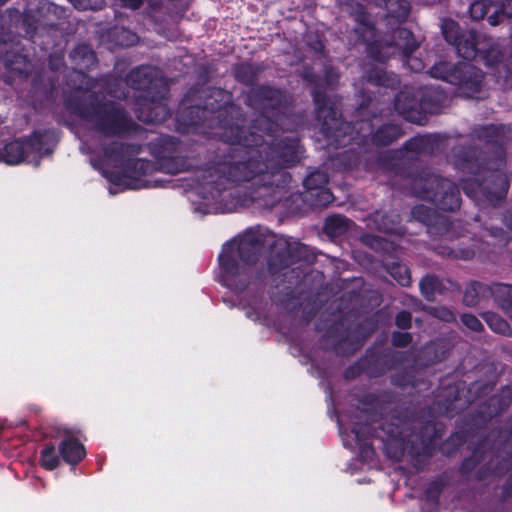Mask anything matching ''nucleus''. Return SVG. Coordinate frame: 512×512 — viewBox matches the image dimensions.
<instances>
[{
    "label": "nucleus",
    "instance_id": "f257e3e1",
    "mask_svg": "<svg viewBox=\"0 0 512 512\" xmlns=\"http://www.w3.org/2000/svg\"><path fill=\"white\" fill-rule=\"evenodd\" d=\"M259 245L251 235L228 242L219 256L221 268L228 286L236 285L234 278L245 273L246 267L255 263Z\"/></svg>",
    "mask_w": 512,
    "mask_h": 512
},
{
    "label": "nucleus",
    "instance_id": "f03ea898",
    "mask_svg": "<svg viewBox=\"0 0 512 512\" xmlns=\"http://www.w3.org/2000/svg\"><path fill=\"white\" fill-rule=\"evenodd\" d=\"M490 42V39L479 40L474 32H469L468 35L460 36L457 42L452 44L456 46L461 57L471 59L479 54L484 63L491 66L501 60L502 53L497 44Z\"/></svg>",
    "mask_w": 512,
    "mask_h": 512
},
{
    "label": "nucleus",
    "instance_id": "7ed1b4c3",
    "mask_svg": "<svg viewBox=\"0 0 512 512\" xmlns=\"http://www.w3.org/2000/svg\"><path fill=\"white\" fill-rule=\"evenodd\" d=\"M95 130L103 135H116L130 128V121L125 113L113 106H104L87 116Z\"/></svg>",
    "mask_w": 512,
    "mask_h": 512
},
{
    "label": "nucleus",
    "instance_id": "20e7f679",
    "mask_svg": "<svg viewBox=\"0 0 512 512\" xmlns=\"http://www.w3.org/2000/svg\"><path fill=\"white\" fill-rule=\"evenodd\" d=\"M431 75L462 87H478L482 81V72L469 64H460L453 69L446 62L439 63L431 68Z\"/></svg>",
    "mask_w": 512,
    "mask_h": 512
},
{
    "label": "nucleus",
    "instance_id": "39448f33",
    "mask_svg": "<svg viewBox=\"0 0 512 512\" xmlns=\"http://www.w3.org/2000/svg\"><path fill=\"white\" fill-rule=\"evenodd\" d=\"M30 144L22 143L20 141H13L0 148V162L9 165H16L22 162L25 158Z\"/></svg>",
    "mask_w": 512,
    "mask_h": 512
},
{
    "label": "nucleus",
    "instance_id": "423d86ee",
    "mask_svg": "<svg viewBox=\"0 0 512 512\" xmlns=\"http://www.w3.org/2000/svg\"><path fill=\"white\" fill-rule=\"evenodd\" d=\"M59 452L68 464H76L85 456L84 446L72 437H67L60 443Z\"/></svg>",
    "mask_w": 512,
    "mask_h": 512
},
{
    "label": "nucleus",
    "instance_id": "0eeeda50",
    "mask_svg": "<svg viewBox=\"0 0 512 512\" xmlns=\"http://www.w3.org/2000/svg\"><path fill=\"white\" fill-rule=\"evenodd\" d=\"M416 100L406 92H401L397 95L395 99V108L396 110L402 114L408 120L413 121L414 119L410 115L412 109L416 107Z\"/></svg>",
    "mask_w": 512,
    "mask_h": 512
},
{
    "label": "nucleus",
    "instance_id": "6e6552de",
    "mask_svg": "<svg viewBox=\"0 0 512 512\" xmlns=\"http://www.w3.org/2000/svg\"><path fill=\"white\" fill-rule=\"evenodd\" d=\"M395 45L401 49L405 55L411 54L418 47V44L413 38L411 32L406 29H399L397 31V40Z\"/></svg>",
    "mask_w": 512,
    "mask_h": 512
},
{
    "label": "nucleus",
    "instance_id": "1a4fd4ad",
    "mask_svg": "<svg viewBox=\"0 0 512 512\" xmlns=\"http://www.w3.org/2000/svg\"><path fill=\"white\" fill-rule=\"evenodd\" d=\"M485 320H486L488 326L493 331H495L499 334H503V335L509 334L510 327H509L508 323L503 318L498 316L497 314L486 313Z\"/></svg>",
    "mask_w": 512,
    "mask_h": 512
},
{
    "label": "nucleus",
    "instance_id": "9d476101",
    "mask_svg": "<svg viewBox=\"0 0 512 512\" xmlns=\"http://www.w3.org/2000/svg\"><path fill=\"white\" fill-rule=\"evenodd\" d=\"M399 135L400 133L396 126L388 125L376 132L374 140L379 144L386 145L398 138Z\"/></svg>",
    "mask_w": 512,
    "mask_h": 512
},
{
    "label": "nucleus",
    "instance_id": "9b49d317",
    "mask_svg": "<svg viewBox=\"0 0 512 512\" xmlns=\"http://www.w3.org/2000/svg\"><path fill=\"white\" fill-rule=\"evenodd\" d=\"M40 463L47 470H53L59 465V458L54 446H47L42 450Z\"/></svg>",
    "mask_w": 512,
    "mask_h": 512
},
{
    "label": "nucleus",
    "instance_id": "f8f14e48",
    "mask_svg": "<svg viewBox=\"0 0 512 512\" xmlns=\"http://www.w3.org/2000/svg\"><path fill=\"white\" fill-rule=\"evenodd\" d=\"M168 114L169 113L165 105L157 104L151 108V111L147 116L142 114L140 119L149 123H160L168 117Z\"/></svg>",
    "mask_w": 512,
    "mask_h": 512
},
{
    "label": "nucleus",
    "instance_id": "ddd939ff",
    "mask_svg": "<svg viewBox=\"0 0 512 512\" xmlns=\"http://www.w3.org/2000/svg\"><path fill=\"white\" fill-rule=\"evenodd\" d=\"M328 183V176L325 172L311 173L304 181V186L308 190H317L322 188Z\"/></svg>",
    "mask_w": 512,
    "mask_h": 512
},
{
    "label": "nucleus",
    "instance_id": "4468645a",
    "mask_svg": "<svg viewBox=\"0 0 512 512\" xmlns=\"http://www.w3.org/2000/svg\"><path fill=\"white\" fill-rule=\"evenodd\" d=\"M389 273L402 286H406L410 283L409 270L403 264H393L389 268Z\"/></svg>",
    "mask_w": 512,
    "mask_h": 512
},
{
    "label": "nucleus",
    "instance_id": "2eb2a0df",
    "mask_svg": "<svg viewBox=\"0 0 512 512\" xmlns=\"http://www.w3.org/2000/svg\"><path fill=\"white\" fill-rule=\"evenodd\" d=\"M492 0H475L470 5V15L475 20L484 18L488 12V8L491 6Z\"/></svg>",
    "mask_w": 512,
    "mask_h": 512
},
{
    "label": "nucleus",
    "instance_id": "dca6fc26",
    "mask_svg": "<svg viewBox=\"0 0 512 512\" xmlns=\"http://www.w3.org/2000/svg\"><path fill=\"white\" fill-rule=\"evenodd\" d=\"M442 31L446 40L450 43H456L460 37L458 34V25L452 20H445L442 23Z\"/></svg>",
    "mask_w": 512,
    "mask_h": 512
},
{
    "label": "nucleus",
    "instance_id": "f3484780",
    "mask_svg": "<svg viewBox=\"0 0 512 512\" xmlns=\"http://www.w3.org/2000/svg\"><path fill=\"white\" fill-rule=\"evenodd\" d=\"M484 290V286L481 283H473L466 290L464 294V302L467 305L473 306L477 304L476 296L482 293Z\"/></svg>",
    "mask_w": 512,
    "mask_h": 512
},
{
    "label": "nucleus",
    "instance_id": "a211bd4d",
    "mask_svg": "<svg viewBox=\"0 0 512 512\" xmlns=\"http://www.w3.org/2000/svg\"><path fill=\"white\" fill-rule=\"evenodd\" d=\"M499 9H501V12L503 14L512 16V0H501V4L499 6H497V9L495 10V14L491 15L488 18V21L492 26H495L499 23V20H498Z\"/></svg>",
    "mask_w": 512,
    "mask_h": 512
},
{
    "label": "nucleus",
    "instance_id": "6ab92c4d",
    "mask_svg": "<svg viewBox=\"0 0 512 512\" xmlns=\"http://www.w3.org/2000/svg\"><path fill=\"white\" fill-rule=\"evenodd\" d=\"M421 291L422 293L427 297L430 298L433 296L434 292L436 291L438 287V280L433 276H427L423 278V280L420 283Z\"/></svg>",
    "mask_w": 512,
    "mask_h": 512
},
{
    "label": "nucleus",
    "instance_id": "aec40b11",
    "mask_svg": "<svg viewBox=\"0 0 512 512\" xmlns=\"http://www.w3.org/2000/svg\"><path fill=\"white\" fill-rule=\"evenodd\" d=\"M495 289L496 293H503L508 295L509 300H504L501 302V307L505 313L512 318V301L510 300L512 297V287L506 285H497Z\"/></svg>",
    "mask_w": 512,
    "mask_h": 512
},
{
    "label": "nucleus",
    "instance_id": "412c9836",
    "mask_svg": "<svg viewBox=\"0 0 512 512\" xmlns=\"http://www.w3.org/2000/svg\"><path fill=\"white\" fill-rule=\"evenodd\" d=\"M74 6L80 10L99 9L103 5V0H72Z\"/></svg>",
    "mask_w": 512,
    "mask_h": 512
},
{
    "label": "nucleus",
    "instance_id": "4be33fe9",
    "mask_svg": "<svg viewBox=\"0 0 512 512\" xmlns=\"http://www.w3.org/2000/svg\"><path fill=\"white\" fill-rule=\"evenodd\" d=\"M462 322L473 331H479L482 328L481 322L471 314L462 315Z\"/></svg>",
    "mask_w": 512,
    "mask_h": 512
},
{
    "label": "nucleus",
    "instance_id": "5701e85b",
    "mask_svg": "<svg viewBox=\"0 0 512 512\" xmlns=\"http://www.w3.org/2000/svg\"><path fill=\"white\" fill-rule=\"evenodd\" d=\"M316 204L317 205H327L333 201V195L330 191L322 189L319 190L316 194Z\"/></svg>",
    "mask_w": 512,
    "mask_h": 512
},
{
    "label": "nucleus",
    "instance_id": "b1692460",
    "mask_svg": "<svg viewBox=\"0 0 512 512\" xmlns=\"http://www.w3.org/2000/svg\"><path fill=\"white\" fill-rule=\"evenodd\" d=\"M411 342V336L406 332H398L393 335V343L396 346H406Z\"/></svg>",
    "mask_w": 512,
    "mask_h": 512
},
{
    "label": "nucleus",
    "instance_id": "393cba45",
    "mask_svg": "<svg viewBox=\"0 0 512 512\" xmlns=\"http://www.w3.org/2000/svg\"><path fill=\"white\" fill-rule=\"evenodd\" d=\"M326 226L328 229L336 228L340 231L346 226V219L340 216L331 217L327 220Z\"/></svg>",
    "mask_w": 512,
    "mask_h": 512
},
{
    "label": "nucleus",
    "instance_id": "a878e982",
    "mask_svg": "<svg viewBox=\"0 0 512 512\" xmlns=\"http://www.w3.org/2000/svg\"><path fill=\"white\" fill-rule=\"evenodd\" d=\"M411 323V315L408 312H400L396 317V324L400 328H407Z\"/></svg>",
    "mask_w": 512,
    "mask_h": 512
},
{
    "label": "nucleus",
    "instance_id": "bb28decb",
    "mask_svg": "<svg viewBox=\"0 0 512 512\" xmlns=\"http://www.w3.org/2000/svg\"><path fill=\"white\" fill-rule=\"evenodd\" d=\"M122 150L123 147L115 143L111 149L105 150V156L108 158V160L116 161L118 159V154L121 153Z\"/></svg>",
    "mask_w": 512,
    "mask_h": 512
},
{
    "label": "nucleus",
    "instance_id": "cd10ccee",
    "mask_svg": "<svg viewBox=\"0 0 512 512\" xmlns=\"http://www.w3.org/2000/svg\"><path fill=\"white\" fill-rule=\"evenodd\" d=\"M450 198V204L443 203L442 208L445 210H453L455 208H458L460 206V199L458 196V193H454L453 191L449 195Z\"/></svg>",
    "mask_w": 512,
    "mask_h": 512
},
{
    "label": "nucleus",
    "instance_id": "c85d7f7f",
    "mask_svg": "<svg viewBox=\"0 0 512 512\" xmlns=\"http://www.w3.org/2000/svg\"><path fill=\"white\" fill-rule=\"evenodd\" d=\"M435 315L443 321L449 322L454 319L451 311L446 308H434Z\"/></svg>",
    "mask_w": 512,
    "mask_h": 512
},
{
    "label": "nucleus",
    "instance_id": "c756f323",
    "mask_svg": "<svg viewBox=\"0 0 512 512\" xmlns=\"http://www.w3.org/2000/svg\"><path fill=\"white\" fill-rule=\"evenodd\" d=\"M407 64L408 66L413 69L414 71H419L422 69L423 65L421 63V61L415 59V58H409L407 60Z\"/></svg>",
    "mask_w": 512,
    "mask_h": 512
},
{
    "label": "nucleus",
    "instance_id": "7c9ffc66",
    "mask_svg": "<svg viewBox=\"0 0 512 512\" xmlns=\"http://www.w3.org/2000/svg\"><path fill=\"white\" fill-rule=\"evenodd\" d=\"M122 5L131 9H136L142 4V0H121Z\"/></svg>",
    "mask_w": 512,
    "mask_h": 512
},
{
    "label": "nucleus",
    "instance_id": "2f4dec72",
    "mask_svg": "<svg viewBox=\"0 0 512 512\" xmlns=\"http://www.w3.org/2000/svg\"><path fill=\"white\" fill-rule=\"evenodd\" d=\"M129 165L133 166L134 168H143L145 163L142 160H134L129 163Z\"/></svg>",
    "mask_w": 512,
    "mask_h": 512
},
{
    "label": "nucleus",
    "instance_id": "473e14b6",
    "mask_svg": "<svg viewBox=\"0 0 512 512\" xmlns=\"http://www.w3.org/2000/svg\"><path fill=\"white\" fill-rule=\"evenodd\" d=\"M252 177H253V174L249 172V173H246V174L242 177V179H243V180H249V179H251Z\"/></svg>",
    "mask_w": 512,
    "mask_h": 512
},
{
    "label": "nucleus",
    "instance_id": "72a5a7b5",
    "mask_svg": "<svg viewBox=\"0 0 512 512\" xmlns=\"http://www.w3.org/2000/svg\"><path fill=\"white\" fill-rule=\"evenodd\" d=\"M324 126L326 127L327 131H330L332 129V126L327 121L324 122Z\"/></svg>",
    "mask_w": 512,
    "mask_h": 512
},
{
    "label": "nucleus",
    "instance_id": "f704fd0d",
    "mask_svg": "<svg viewBox=\"0 0 512 512\" xmlns=\"http://www.w3.org/2000/svg\"><path fill=\"white\" fill-rule=\"evenodd\" d=\"M434 182H436V179H435V178H431V179H429V184H431V185H432Z\"/></svg>",
    "mask_w": 512,
    "mask_h": 512
},
{
    "label": "nucleus",
    "instance_id": "c9c22d12",
    "mask_svg": "<svg viewBox=\"0 0 512 512\" xmlns=\"http://www.w3.org/2000/svg\"><path fill=\"white\" fill-rule=\"evenodd\" d=\"M215 94L218 95V96H224L221 91H217V92H215Z\"/></svg>",
    "mask_w": 512,
    "mask_h": 512
},
{
    "label": "nucleus",
    "instance_id": "e433bc0d",
    "mask_svg": "<svg viewBox=\"0 0 512 512\" xmlns=\"http://www.w3.org/2000/svg\"><path fill=\"white\" fill-rule=\"evenodd\" d=\"M2 2H4L5 0H1Z\"/></svg>",
    "mask_w": 512,
    "mask_h": 512
}]
</instances>
